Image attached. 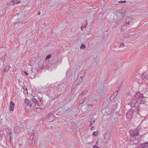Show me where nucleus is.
<instances>
[{
    "mask_svg": "<svg viewBox=\"0 0 148 148\" xmlns=\"http://www.w3.org/2000/svg\"><path fill=\"white\" fill-rule=\"evenodd\" d=\"M130 133L131 136L132 137L134 138L133 139L134 140V138L135 139H136V136H137L139 135L138 130L137 129L130 131Z\"/></svg>",
    "mask_w": 148,
    "mask_h": 148,
    "instance_id": "nucleus-1",
    "label": "nucleus"
},
{
    "mask_svg": "<svg viewBox=\"0 0 148 148\" xmlns=\"http://www.w3.org/2000/svg\"><path fill=\"white\" fill-rule=\"evenodd\" d=\"M138 101L137 99H133L128 102L127 104L130 105L131 107L133 108L136 106L137 108H138L139 107V105L138 104L136 105L138 103Z\"/></svg>",
    "mask_w": 148,
    "mask_h": 148,
    "instance_id": "nucleus-2",
    "label": "nucleus"
},
{
    "mask_svg": "<svg viewBox=\"0 0 148 148\" xmlns=\"http://www.w3.org/2000/svg\"><path fill=\"white\" fill-rule=\"evenodd\" d=\"M14 130L15 132L18 133L23 132L24 130L23 126L22 125H21L18 126L14 128Z\"/></svg>",
    "mask_w": 148,
    "mask_h": 148,
    "instance_id": "nucleus-3",
    "label": "nucleus"
},
{
    "mask_svg": "<svg viewBox=\"0 0 148 148\" xmlns=\"http://www.w3.org/2000/svg\"><path fill=\"white\" fill-rule=\"evenodd\" d=\"M134 110L133 109H130L128 112L126 113L127 118L128 119H131L133 115V112Z\"/></svg>",
    "mask_w": 148,
    "mask_h": 148,
    "instance_id": "nucleus-4",
    "label": "nucleus"
},
{
    "mask_svg": "<svg viewBox=\"0 0 148 148\" xmlns=\"http://www.w3.org/2000/svg\"><path fill=\"white\" fill-rule=\"evenodd\" d=\"M133 19L129 17H126L125 21V24L127 25H130L132 24Z\"/></svg>",
    "mask_w": 148,
    "mask_h": 148,
    "instance_id": "nucleus-5",
    "label": "nucleus"
},
{
    "mask_svg": "<svg viewBox=\"0 0 148 148\" xmlns=\"http://www.w3.org/2000/svg\"><path fill=\"white\" fill-rule=\"evenodd\" d=\"M120 21H114L111 23V25L113 27H114L119 25L120 23Z\"/></svg>",
    "mask_w": 148,
    "mask_h": 148,
    "instance_id": "nucleus-6",
    "label": "nucleus"
},
{
    "mask_svg": "<svg viewBox=\"0 0 148 148\" xmlns=\"http://www.w3.org/2000/svg\"><path fill=\"white\" fill-rule=\"evenodd\" d=\"M141 78L143 80L148 79V73L146 72H144L141 76Z\"/></svg>",
    "mask_w": 148,
    "mask_h": 148,
    "instance_id": "nucleus-7",
    "label": "nucleus"
},
{
    "mask_svg": "<svg viewBox=\"0 0 148 148\" xmlns=\"http://www.w3.org/2000/svg\"><path fill=\"white\" fill-rule=\"evenodd\" d=\"M136 98H142L143 97V96L142 94H140L139 92L136 93L135 95Z\"/></svg>",
    "mask_w": 148,
    "mask_h": 148,
    "instance_id": "nucleus-8",
    "label": "nucleus"
},
{
    "mask_svg": "<svg viewBox=\"0 0 148 148\" xmlns=\"http://www.w3.org/2000/svg\"><path fill=\"white\" fill-rule=\"evenodd\" d=\"M15 106V104L12 101H11L10 102V110L13 111L14 110V108Z\"/></svg>",
    "mask_w": 148,
    "mask_h": 148,
    "instance_id": "nucleus-9",
    "label": "nucleus"
},
{
    "mask_svg": "<svg viewBox=\"0 0 148 148\" xmlns=\"http://www.w3.org/2000/svg\"><path fill=\"white\" fill-rule=\"evenodd\" d=\"M131 145L132 146L133 148H135V147H136V146L138 145V143H136V139H135V141L131 143Z\"/></svg>",
    "mask_w": 148,
    "mask_h": 148,
    "instance_id": "nucleus-10",
    "label": "nucleus"
},
{
    "mask_svg": "<svg viewBox=\"0 0 148 148\" xmlns=\"http://www.w3.org/2000/svg\"><path fill=\"white\" fill-rule=\"evenodd\" d=\"M142 148H146L148 147V143H145L140 144Z\"/></svg>",
    "mask_w": 148,
    "mask_h": 148,
    "instance_id": "nucleus-11",
    "label": "nucleus"
},
{
    "mask_svg": "<svg viewBox=\"0 0 148 148\" xmlns=\"http://www.w3.org/2000/svg\"><path fill=\"white\" fill-rule=\"evenodd\" d=\"M80 73L82 75L80 76V78H83L86 74V71L85 70H82Z\"/></svg>",
    "mask_w": 148,
    "mask_h": 148,
    "instance_id": "nucleus-12",
    "label": "nucleus"
},
{
    "mask_svg": "<svg viewBox=\"0 0 148 148\" xmlns=\"http://www.w3.org/2000/svg\"><path fill=\"white\" fill-rule=\"evenodd\" d=\"M120 63L119 62H116V63H115L114 64V66L115 67L116 69H118L119 68V66H120Z\"/></svg>",
    "mask_w": 148,
    "mask_h": 148,
    "instance_id": "nucleus-13",
    "label": "nucleus"
},
{
    "mask_svg": "<svg viewBox=\"0 0 148 148\" xmlns=\"http://www.w3.org/2000/svg\"><path fill=\"white\" fill-rule=\"evenodd\" d=\"M48 119L49 121H52L54 119V117L53 115H51L48 116Z\"/></svg>",
    "mask_w": 148,
    "mask_h": 148,
    "instance_id": "nucleus-14",
    "label": "nucleus"
},
{
    "mask_svg": "<svg viewBox=\"0 0 148 148\" xmlns=\"http://www.w3.org/2000/svg\"><path fill=\"white\" fill-rule=\"evenodd\" d=\"M139 102L140 103L145 104L146 103V101L144 98H143L140 99Z\"/></svg>",
    "mask_w": 148,
    "mask_h": 148,
    "instance_id": "nucleus-15",
    "label": "nucleus"
},
{
    "mask_svg": "<svg viewBox=\"0 0 148 148\" xmlns=\"http://www.w3.org/2000/svg\"><path fill=\"white\" fill-rule=\"evenodd\" d=\"M86 48V45L83 44H82L81 45L80 47V49H81L83 50V49H85Z\"/></svg>",
    "mask_w": 148,
    "mask_h": 148,
    "instance_id": "nucleus-16",
    "label": "nucleus"
},
{
    "mask_svg": "<svg viewBox=\"0 0 148 148\" xmlns=\"http://www.w3.org/2000/svg\"><path fill=\"white\" fill-rule=\"evenodd\" d=\"M10 67L9 66H5L4 69V72H6L8 71Z\"/></svg>",
    "mask_w": 148,
    "mask_h": 148,
    "instance_id": "nucleus-17",
    "label": "nucleus"
},
{
    "mask_svg": "<svg viewBox=\"0 0 148 148\" xmlns=\"http://www.w3.org/2000/svg\"><path fill=\"white\" fill-rule=\"evenodd\" d=\"M24 93L25 95L27 94H28V90L27 88H24Z\"/></svg>",
    "mask_w": 148,
    "mask_h": 148,
    "instance_id": "nucleus-18",
    "label": "nucleus"
},
{
    "mask_svg": "<svg viewBox=\"0 0 148 148\" xmlns=\"http://www.w3.org/2000/svg\"><path fill=\"white\" fill-rule=\"evenodd\" d=\"M91 121L90 122V126H91L94 123L95 120L93 118H91Z\"/></svg>",
    "mask_w": 148,
    "mask_h": 148,
    "instance_id": "nucleus-19",
    "label": "nucleus"
},
{
    "mask_svg": "<svg viewBox=\"0 0 148 148\" xmlns=\"http://www.w3.org/2000/svg\"><path fill=\"white\" fill-rule=\"evenodd\" d=\"M25 103L27 104V105H29V104H30V103L29 102V100L27 99H26L25 100Z\"/></svg>",
    "mask_w": 148,
    "mask_h": 148,
    "instance_id": "nucleus-20",
    "label": "nucleus"
},
{
    "mask_svg": "<svg viewBox=\"0 0 148 148\" xmlns=\"http://www.w3.org/2000/svg\"><path fill=\"white\" fill-rule=\"evenodd\" d=\"M32 101L34 103H38V101L35 98H33L32 99Z\"/></svg>",
    "mask_w": 148,
    "mask_h": 148,
    "instance_id": "nucleus-21",
    "label": "nucleus"
},
{
    "mask_svg": "<svg viewBox=\"0 0 148 148\" xmlns=\"http://www.w3.org/2000/svg\"><path fill=\"white\" fill-rule=\"evenodd\" d=\"M143 89L141 90V91L143 93H145L147 90V89L145 87H143Z\"/></svg>",
    "mask_w": 148,
    "mask_h": 148,
    "instance_id": "nucleus-22",
    "label": "nucleus"
},
{
    "mask_svg": "<svg viewBox=\"0 0 148 148\" xmlns=\"http://www.w3.org/2000/svg\"><path fill=\"white\" fill-rule=\"evenodd\" d=\"M7 136L9 138V141H10L12 136V134H7Z\"/></svg>",
    "mask_w": 148,
    "mask_h": 148,
    "instance_id": "nucleus-23",
    "label": "nucleus"
},
{
    "mask_svg": "<svg viewBox=\"0 0 148 148\" xmlns=\"http://www.w3.org/2000/svg\"><path fill=\"white\" fill-rule=\"evenodd\" d=\"M51 55L50 54H49L46 57V59L47 60H49L51 58Z\"/></svg>",
    "mask_w": 148,
    "mask_h": 148,
    "instance_id": "nucleus-24",
    "label": "nucleus"
},
{
    "mask_svg": "<svg viewBox=\"0 0 148 148\" xmlns=\"http://www.w3.org/2000/svg\"><path fill=\"white\" fill-rule=\"evenodd\" d=\"M93 135L95 136H97L98 135V133L96 132H94L93 133Z\"/></svg>",
    "mask_w": 148,
    "mask_h": 148,
    "instance_id": "nucleus-25",
    "label": "nucleus"
},
{
    "mask_svg": "<svg viewBox=\"0 0 148 148\" xmlns=\"http://www.w3.org/2000/svg\"><path fill=\"white\" fill-rule=\"evenodd\" d=\"M34 106L36 108H39V106L37 104H35V105Z\"/></svg>",
    "mask_w": 148,
    "mask_h": 148,
    "instance_id": "nucleus-26",
    "label": "nucleus"
},
{
    "mask_svg": "<svg viewBox=\"0 0 148 148\" xmlns=\"http://www.w3.org/2000/svg\"><path fill=\"white\" fill-rule=\"evenodd\" d=\"M126 2V1H119V2L120 3H125Z\"/></svg>",
    "mask_w": 148,
    "mask_h": 148,
    "instance_id": "nucleus-27",
    "label": "nucleus"
},
{
    "mask_svg": "<svg viewBox=\"0 0 148 148\" xmlns=\"http://www.w3.org/2000/svg\"><path fill=\"white\" fill-rule=\"evenodd\" d=\"M7 134H12L11 131L10 130H8V131H7Z\"/></svg>",
    "mask_w": 148,
    "mask_h": 148,
    "instance_id": "nucleus-28",
    "label": "nucleus"
},
{
    "mask_svg": "<svg viewBox=\"0 0 148 148\" xmlns=\"http://www.w3.org/2000/svg\"><path fill=\"white\" fill-rule=\"evenodd\" d=\"M110 140V136H109V138L108 139L106 142V143L108 144L110 143L109 141Z\"/></svg>",
    "mask_w": 148,
    "mask_h": 148,
    "instance_id": "nucleus-29",
    "label": "nucleus"
},
{
    "mask_svg": "<svg viewBox=\"0 0 148 148\" xmlns=\"http://www.w3.org/2000/svg\"><path fill=\"white\" fill-rule=\"evenodd\" d=\"M115 97L113 96V95L110 98V100H112L114 99V98Z\"/></svg>",
    "mask_w": 148,
    "mask_h": 148,
    "instance_id": "nucleus-30",
    "label": "nucleus"
},
{
    "mask_svg": "<svg viewBox=\"0 0 148 148\" xmlns=\"http://www.w3.org/2000/svg\"><path fill=\"white\" fill-rule=\"evenodd\" d=\"M124 46V44L123 43H121L120 44V45L119 46L120 47H122Z\"/></svg>",
    "mask_w": 148,
    "mask_h": 148,
    "instance_id": "nucleus-31",
    "label": "nucleus"
},
{
    "mask_svg": "<svg viewBox=\"0 0 148 148\" xmlns=\"http://www.w3.org/2000/svg\"><path fill=\"white\" fill-rule=\"evenodd\" d=\"M31 140H32V144H33V143L35 141L33 140V137L31 138Z\"/></svg>",
    "mask_w": 148,
    "mask_h": 148,
    "instance_id": "nucleus-32",
    "label": "nucleus"
},
{
    "mask_svg": "<svg viewBox=\"0 0 148 148\" xmlns=\"http://www.w3.org/2000/svg\"><path fill=\"white\" fill-rule=\"evenodd\" d=\"M140 139L141 138L140 137H139L138 139H137V141H136V142H139L140 141Z\"/></svg>",
    "mask_w": 148,
    "mask_h": 148,
    "instance_id": "nucleus-33",
    "label": "nucleus"
},
{
    "mask_svg": "<svg viewBox=\"0 0 148 148\" xmlns=\"http://www.w3.org/2000/svg\"><path fill=\"white\" fill-rule=\"evenodd\" d=\"M135 148H142L140 145L139 146H138L137 147H136Z\"/></svg>",
    "mask_w": 148,
    "mask_h": 148,
    "instance_id": "nucleus-34",
    "label": "nucleus"
},
{
    "mask_svg": "<svg viewBox=\"0 0 148 148\" xmlns=\"http://www.w3.org/2000/svg\"><path fill=\"white\" fill-rule=\"evenodd\" d=\"M17 0H11V2L12 3H15L16 2Z\"/></svg>",
    "mask_w": 148,
    "mask_h": 148,
    "instance_id": "nucleus-35",
    "label": "nucleus"
},
{
    "mask_svg": "<svg viewBox=\"0 0 148 148\" xmlns=\"http://www.w3.org/2000/svg\"><path fill=\"white\" fill-rule=\"evenodd\" d=\"M85 94V91H83L81 92V95H84Z\"/></svg>",
    "mask_w": 148,
    "mask_h": 148,
    "instance_id": "nucleus-36",
    "label": "nucleus"
},
{
    "mask_svg": "<svg viewBox=\"0 0 148 148\" xmlns=\"http://www.w3.org/2000/svg\"><path fill=\"white\" fill-rule=\"evenodd\" d=\"M79 81L81 82H82V78H80V77Z\"/></svg>",
    "mask_w": 148,
    "mask_h": 148,
    "instance_id": "nucleus-37",
    "label": "nucleus"
},
{
    "mask_svg": "<svg viewBox=\"0 0 148 148\" xmlns=\"http://www.w3.org/2000/svg\"><path fill=\"white\" fill-rule=\"evenodd\" d=\"M63 86L62 85V84H61V85H60L59 86V87L60 88V87H61V88H62V87L63 88H64L63 87Z\"/></svg>",
    "mask_w": 148,
    "mask_h": 148,
    "instance_id": "nucleus-38",
    "label": "nucleus"
},
{
    "mask_svg": "<svg viewBox=\"0 0 148 148\" xmlns=\"http://www.w3.org/2000/svg\"><path fill=\"white\" fill-rule=\"evenodd\" d=\"M34 104H30V107H33V106H34Z\"/></svg>",
    "mask_w": 148,
    "mask_h": 148,
    "instance_id": "nucleus-39",
    "label": "nucleus"
},
{
    "mask_svg": "<svg viewBox=\"0 0 148 148\" xmlns=\"http://www.w3.org/2000/svg\"><path fill=\"white\" fill-rule=\"evenodd\" d=\"M93 147H96V148H99L98 146H96V145H94L93 146Z\"/></svg>",
    "mask_w": 148,
    "mask_h": 148,
    "instance_id": "nucleus-40",
    "label": "nucleus"
},
{
    "mask_svg": "<svg viewBox=\"0 0 148 148\" xmlns=\"http://www.w3.org/2000/svg\"><path fill=\"white\" fill-rule=\"evenodd\" d=\"M24 73L26 75H28V73H27V72L26 71H24Z\"/></svg>",
    "mask_w": 148,
    "mask_h": 148,
    "instance_id": "nucleus-41",
    "label": "nucleus"
},
{
    "mask_svg": "<svg viewBox=\"0 0 148 148\" xmlns=\"http://www.w3.org/2000/svg\"><path fill=\"white\" fill-rule=\"evenodd\" d=\"M117 94V93L116 92L114 93V96L115 97V96Z\"/></svg>",
    "mask_w": 148,
    "mask_h": 148,
    "instance_id": "nucleus-42",
    "label": "nucleus"
},
{
    "mask_svg": "<svg viewBox=\"0 0 148 148\" xmlns=\"http://www.w3.org/2000/svg\"><path fill=\"white\" fill-rule=\"evenodd\" d=\"M128 36L127 35H126L125 36V37L126 38H128Z\"/></svg>",
    "mask_w": 148,
    "mask_h": 148,
    "instance_id": "nucleus-43",
    "label": "nucleus"
},
{
    "mask_svg": "<svg viewBox=\"0 0 148 148\" xmlns=\"http://www.w3.org/2000/svg\"><path fill=\"white\" fill-rule=\"evenodd\" d=\"M85 99H86V98H85V99L83 100V101L82 102H81V103H82L84 101V100H85Z\"/></svg>",
    "mask_w": 148,
    "mask_h": 148,
    "instance_id": "nucleus-44",
    "label": "nucleus"
},
{
    "mask_svg": "<svg viewBox=\"0 0 148 148\" xmlns=\"http://www.w3.org/2000/svg\"><path fill=\"white\" fill-rule=\"evenodd\" d=\"M125 26H125V25H123V26L122 27V29H121V30H122H122H123V27H125Z\"/></svg>",
    "mask_w": 148,
    "mask_h": 148,
    "instance_id": "nucleus-45",
    "label": "nucleus"
},
{
    "mask_svg": "<svg viewBox=\"0 0 148 148\" xmlns=\"http://www.w3.org/2000/svg\"><path fill=\"white\" fill-rule=\"evenodd\" d=\"M92 104H91L90 105H89V104H88V106H92Z\"/></svg>",
    "mask_w": 148,
    "mask_h": 148,
    "instance_id": "nucleus-46",
    "label": "nucleus"
},
{
    "mask_svg": "<svg viewBox=\"0 0 148 148\" xmlns=\"http://www.w3.org/2000/svg\"><path fill=\"white\" fill-rule=\"evenodd\" d=\"M139 111V108L138 109H137V111L138 112Z\"/></svg>",
    "mask_w": 148,
    "mask_h": 148,
    "instance_id": "nucleus-47",
    "label": "nucleus"
},
{
    "mask_svg": "<svg viewBox=\"0 0 148 148\" xmlns=\"http://www.w3.org/2000/svg\"><path fill=\"white\" fill-rule=\"evenodd\" d=\"M40 12H39L38 13V15H40Z\"/></svg>",
    "mask_w": 148,
    "mask_h": 148,
    "instance_id": "nucleus-48",
    "label": "nucleus"
},
{
    "mask_svg": "<svg viewBox=\"0 0 148 148\" xmlns=\"http://www.w3.org/2000/svg\"><path fill=\"white\" fill-rule=\"evenodd\" d=\"M94 128V127H93V126H92V127H91V129H92L93 128Z\"/></svg>",
    "mask_w": 148,
    "mask_h": 148,
    "instance_id": "nucleus-49",
    "label": "nucleus"
},
{
    "mask_svg": "<svg viewBox=\"0 0 148 148\" xmlns=\"http://www.w3.org/2000/svg\"><path fill=\"white\" fill-rule=\"evenodd\" d=\"M66 110H68L69 111H71V110H69V109H67Z\"/></svg>",
    "mask_w": 148,
    "mask_h": 148,
    "instance_id": "nucleus-50",
    "label": "nucleus"
},
{
    "mask_svg": "<svg viewBox=\"0 0 148 148\" xmlns=\"http://www.w3.org/2000/svg\"><path fill=\"white\" fill-rule=\"evenodd\" d=\"M5 57H6V55L5 54V56H4V58H5Z\"/></svg>",
    "mask_w": 148,
    "mask_h": 148,
    "instance_id": "nucleus-51",
    "label": "nucleus"
},
{
    "mask_svg": "<svg viewBox=\"0 0 148 148\" xmlns=\"http://www.w3.org/2000/svg\"><path fill=\"white\" fill-rule=\"evenodd\" d=\"M1 134H0V138L1 137Z\"/></svg>",
    "mask_w": 148,
    "mask_h": 148,
    "instance_id": "nucleus-52",
    "label": "nucleus"
},
{
    "mask_svg": "<svg viewBox=\"0 0 148 148\" xmlns=\"http://www.w3.org/2000/svg\"><path fill=\"white\" fill-rule=\"evenodd\" d=\"M20 3V2H17V3Z\"/></svg>",
    "mask_w": 148,
    "mask_h": 148,
    "instance_id": "nucleus-53",
    "label": "nucleus"
},
{
    "mask_svg": "<svg viewBox=\"0 0 148 148\" xmlns=\"http://www.w3.org/2000/svg\"><path fill=\"white\" fill-rule=\"evenodd\" d=\"M20 3V2H17V3Z\"/></svg>",
    "mask_w": 148,
    "mask_h": 148,
    "instance_id": "nucleus-54",
    "label": "nucleus"
},
{
    "mask_svg": "<svg viewBox=\"0 0 148 148\" xmlns=\"http://www.w3.org/2000/svg\"><path fill=\"white\" fill-rule=\"evenodd\" d=\"M20 3V2H17V3Z\"/></svg>",
    "mask_w": 148,
    "mask_h": 148,
    "instance_id": "nucleus-55",
    "label": "nucleus"
},
{
    "mask_svg": "<svg viewBox=\"0 0 148 148\" xmlns=\"http://www.w3.org/2000/svg\"><path fill=\"white\" fill-rule=\"evenodd\" d=\"M98 141H97V142H96V143H98Z\"/></svg>",
    "mask_w": 148,
    "mask_h": 148,
    "instance_id": "nucleus-56",
    "label": "nucleus"
},
{
    "mask_svg": "<svg viewBox=\"0 0 148 148\" xmlns=\"http://www.w3.org/2000/svg\"><path fill=\"white\" fill-rule=\"evenodd\" d=\"M118 92V91H117V92Z\"/></svg>",
    "mask_w": 148,
    "mask_h": 148,
    "instance_id": "nucleus-57",
    "label": "nucleus"
}]
</instances>
